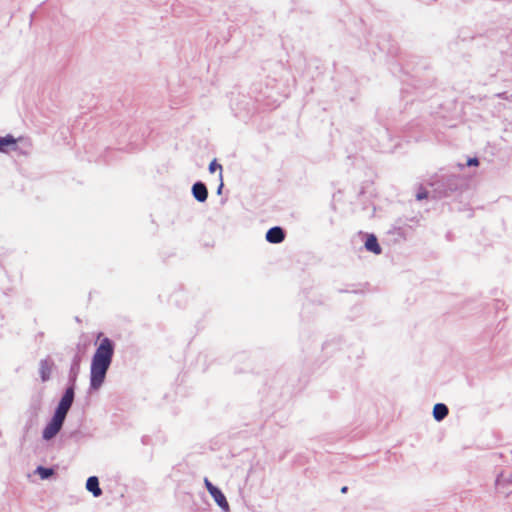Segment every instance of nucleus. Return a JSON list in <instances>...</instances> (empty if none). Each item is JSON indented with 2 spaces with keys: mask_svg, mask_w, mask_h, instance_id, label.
Wrapping results in <instances>:
<instances>
[{
  "mask_svg": "<svg viewBox=\"0 0 512 512\" xmlns=\"http://www.w3.org/2000/svg\"><path fill=\"white\" fill-rule=\"evenodd\" d=\"M192 194L194 198L199 202H205L208 197V190L203 182H196L192 186Z\"/></svg>",
  "mask_w": 512,
  "mask_h": 512,
  "instance_id": "nucleus-7",
  "label": "nucleus"
},
{
  "mask_svg": "<svg viewBox=\"0 0 512 512\" xmlns=\"http://www.w3.org/2000/svg\"><path fill=\"white\" fill-rule=\"evenodd\" d=\"M217 169H219V180H222L223 174H222V166L217 163L216 159H214L210 165H209V171L211 173L215 172Z\"/></svg>",
  "mask_w": 512,
  "mask_h": 512,
  "instance_id": "nucleus-15",
  "label": "nucleus"
},
{
  "mask_svg": "<svg viewBox=\"0 0 512 512\" xmlns=\"http://www.w3.org/2000/svg\"><path fill=\"white\" fill-rule=\"evenodd\" d=\"M448 407L443 403L435 404L433 408V417L436 421H442L448 415Z\"/></svg>",
  "mask_w": 512,
  "mask_h": 512,
  "instance_id": "nucleus-11",
  "label": "nucleus"
},
{
  "mask_svg": "<svg viewBox=\"0 0 512 512\" xmlns=\"http://www.w3.org/2000/svg\"><path fill=\"white\" fill-rule=\"evenodd\" d=\"M35 473L39 475L41 479L45 480L54 474V470L52 468L38 466L35 470Z\"/></svg>",
  "mask_w": 512,
  "mask_h": 512,
  "instance_id": "nucleus-14",
  "label": "nucleus"
},
{
  "mask_svg": "<svg viewBox=\"0 0 512 512\" xmlns=\"http://www.w3.org/2000/svg\"><path fill=\"white\" fill-rule=\"evenodd\" d=\"M467 164L469 166H472V165H477L478 164V159L477 158H470L467 162Z\"/></svg>",
  "mask_w": 512,
  "mask_h": 512,
  "instance_id": "nucleus-18",
  "label": "nucleus"
},
{
  "mask_svg": "<svg viewBox=\"0 0 512 512\" xmlns=\"http://www.w3.org/2000/svg\"><path fill=\"white\" fill-rule=\"evenodd\" d=\"M496 489L505 496L512 494V474H500L496 479Z\"/></svg>",
  "mask_w": 512,
  "mask_h": 512,
  "instance_id": "nucleus-4",
  "label": "nucleus"
},
{
  "mask_svg": "<svg viewBox=\"0 0 512 512\" xmlns=\"http://www.w3.org/2000/svg\"><path fill=\"white\" fill-rule=\"evenodd\" d=\"M284 238V230L279 226L270 228L266 233V240L269 243L278 244L281 243L284 240Z\"/></svg>",
  "mask_w": 512,
  "mask_h": 512,
  "instance_id": "nucleus-6",
  "label": "nucleus"
},
{
  "mask_svg": "<svg viewBox=\"0 0 512 512\" xmlns=\"http://www.w3.org/2000/svg\"><path fill=\"white\" fill-rule=\"evenodd\" d=\"M204 484H205V487L207 488L209 494H211L213 491H215L217 489L216 486H214L209 480L208 478H205L204 479Z\"/></svg>",
  "mask_w": 512,
  "mask_h": 512,
  "instance_id": "nucleus-17",
  "label": "nucleus"
},
{
  "mask_svg": "<svg viewBox=\"0 0 512 512\" xmlns=\"http://www.w3.org/2000/svg\"><path fill=\"white\" fill-rule=\"evenodd\" d=\"M16 139L12 135L0 137V152H6V147L9 145H15Z\"/></svg>",
  "mask_w": 512,
  "mask_h": 512,
  "instance_id": "nucleus-13",
  "label": "nucleus"
},
{
  "mask_svg": "<svg viewBox=\"0 0 512 512\" xmlns=\"http://www.w3.org/2000/svg\"><path fill=\"white\" fill-rule=\"evenodd\" d=\"M222 188H223V179H222V180H220V185H219V187H218V189H217V193H218V194H220V193H221Z\"/></svg>",
  "mask_w": 512,
  "mask_h": 512,
  "instance_id": "nucleus-20",
  "label": "nucleus"
},
{
  "mask_svg": "<svg viewBox=\"0 0 512 512\" xmlns=\"http://www.w3.org/2000/svg\"><path fill=\"white\" fill-rule=\"evenodd\" d=\"M347 490H348V488H347L346 486H344V487H342L341 492H342V493H346V492H347Z\"/></svg>",
  "mask_w": 512,
  "mask_h": 512,
  "instance_id": "nucleus-21",
  "label": "nucleus"
},
{
  "mask_svg": "<svg viewBox=\"0 0 512 512\" xmlns=\"http://www.w3.org/2000/svg\"><path fill=\"white\" fill-rule=\"evenodd\" d=\"M74 389H75V387H72V386H68L66 388V390H65L62 398L60 399V402L58 403V406L55 410L56 414L66 418V415L74 401V395H75Z\"/></svg>",
  "mask_w": 512,
  "mask_h": 512,
  "instance_id": "nucleus-3",
  "label": "nucleus"
},
{
  "mask_svg": "<svg viewBox=\"0 0 512 512\" xmlns=\"http://www.w3.org/2000/svg\"><path fill=\"white\" fill-rule=\"evenodd\" d=\"M365 248L368 251H371L375 254L381 253V247L378 244L377 238L373 234H371L367 237L366 242H365Z\"/></svg>",
  "mask_w": 512,
  "mask_h": 512,
  "instance_id": "nucleus-12",
  "label": "nucleus"
},
{
  "mask_svg": "<svg viewBox=\"0 0 512 512\" xmlns=\"http://www.w3.org/2000/svg\"><path fill=\"white\" fill-rule=\"evenodd\" d=\"M210 495L223 511H229L228 501L219 488L213 491Z\"/></svg>",
  "mask_w": 512,
  "mask_h": 512,
  "instance_id": "nucleus-9",
  "label": "nucleus"
},
{
  "mask_svg": "<svg viewBox=\"0 0 512 512\" xmlns=\"http://www.w3.org/2000/svg\"><path fill=\"white\" fill-rule=\"evenodd\" d=\"M114 343L105 337L97 347L90 368V388L98 390L105 381L107 371L112 363Z\"/></svg>",
  "mask_w": 512,
  "mask_h": 512,
  "instance_id": "nucleus-1",
  "label": "nucleus"
},
{
  "mask_svg": "<svg viewBox=\"0 0 512 512\" xmlns=\"http://www.w3.org/2000/svg\"><path fill=\"white\" fill-rule=\"evenodd\" d=\"M80 362L81 357L78 354H75L72 359L68 375L69 386L75 387V383L80 372Z\"/></svg>",
  "mask_w": 512,
  "mask_h": 512,
  "instance_id": "nucleus-5",
  "label": "nucleus"
},
{
  "mask_svg": "<svg viewBox=\"0 0 512 512\" xmlns=\"http://www.w3.org/2000/svg\"><path fill=\"white\" fill-rule=\"evenodd\" d=\"M52 372V363L48 359H43L39 364V373L41 380L46 382L50 379Z\"/></svg>",
  "mask_w": 512,
  "mask_h": 512,
  "instance_id": "nucleus-8",
  "label": "nucleus"
},
{
  "mask_svg": "<svg viewBox=\"0 0 512 512\" xmlns=\"http://www.w3.org/2000/svg\"><path fill=\"white\" fill-rule=\"evenodd\" d=\"M86 489L93 494L94 497H99L102 490L99 487V480L96 476H91L87 479Z\"/></svg>",
  "mask_w": 512,
  "mask_h": 512,
  "instance_id": "nucleus-10",
  "label": "nucleus"
},
{
  "mask_svg": "<svg viewBox=\"0 0 512 512\" xmlns=\"http://www.w3.org/2000/svg\"><path fill=\"white\" fill-rule=\"evenodd\" d=\"M496 96H497L498 98H501V99H503V100H505V101L509 102V103H512V94H509V93H507V92H502V93H498V94H496Z\"/></svg>",
  "mask_w": 512,
  "mask_h": 512,
  "instance_id": "nucleus-16",
  "label": "nucleus"
},
{
  "mask_svg": "<svg viewBox=\"0 0 512 512\" xmlns=\"http://www.w3.org/2000/svg\"><path fill=\"white\" fill-rule=\"evenodd\" d=\"M64 421H65V417H62V416L54 413L50 422L43 429V433H42L43 439L51 440L52 438H54L61 430Z\"/></svg>",
  "mask_w": 512,
  "mask_h": 512,
  "instance_id": "nucleus-2",
  "label": "nucleus"
},
{
  "mask_svg": "<svg viewBox=\"0 0 512 512\" xmlns=\"http://www.w3.org/2000/svg\"><path fill=\"white\" fill-rule=\"evenodd\" d=\"M426 197H427V193H426V192H419V193L417 194V199H418V200H422V199H424V198H426Z\"/></svg>",
  "mask_w": 512,
  "mask_h": 512,
  "instance_id": "nucleus-19",
  "label": "nucleus"
}]
</instances>
